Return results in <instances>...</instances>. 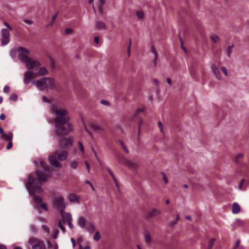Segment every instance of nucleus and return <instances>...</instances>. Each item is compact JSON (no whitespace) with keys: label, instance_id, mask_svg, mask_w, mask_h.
<instances>
[{"label":"nucleus","instance_id":"1","mask_svg":"<svg viewBox=\"0 0 249 249\" xmlns=\"http://www.w3.org/2000/svg\"><path fill=\"white\" fill-rule=\"evenodd\" d=\"M51 113L54 114L55 134L56 135H67L73 129L72 124L69 123L70 117L68 110L59 105L51 104L49 107Z\"/></svg>","mask_w":249,"mask_h":249},{"label":"nucleus","instance_id":"2","mask_svg":"<svg viewBox=\"0 0 249 249\" xmlns=\"http://www.w3.org/2000/svg\"><path fill=\"white\" fill-rule=\"evenodd\" d=\"M34 162L37 164L38 163H39L40 166L43 168V171H36V174L39 180H35L32 175L29 176L28 181L26 184V188L30 195H34L36 193H41L42 192L41 181H46L51 177V172L49 170L48 166L46 164L44 163L40 160H38V161L36 160Z\"/></svg>","mask_w":249,"mask_h":249},{"label":"nucleus","instance_id":"3","mask_svg":"<svg viewBox=\"0 0 249 249\" xmlns=\"http://www.w3.org/2000/svg\"><path fill=\"white\" fill-rule=\"evenodd\" d=\"M68 156V152L67 151L63 150L61 151L60 149L58 148L55 151L53 155L49 157V163L52 166L58 168H60L61 165L58 160L60 161H64L67 158Z\"/></svg>","mask_w":249,"mask_h":249},{"label":"nucleus","instance_id":"4","mask_svg":"<svg viewBox=\"0 0 249 249\" xmlns=\"http://www.w3.org/2000/svg\"><path fill=\"white\" fill-rule=\"evenodd\" d=\"M32 84L41 91H47L54 89L53 80L50 77L42 78L38 80H34Z\"/></svg>","mask_w":249,"mask_h":249},{"label":"nucleus","instance_id":"5","mask_svg":"<svg viewBox=\"0 0 249 249\" xmlns=\"http://www.w3.org/2000/svg\"><path fill=\"white\" fill-rule=\"evenodd\" d=\"M28 244L32 249H46V246L43 240L32 237L28 239Z\"/></svg>","mask_w":249,"mask_h":249},{"label":"nucleus","instance_id":"6","mask_svg":"<svg viewBox=\"0 0 249 249\" xmlns=\"http://www.w3.org/2000/svg\"><path fill=\"white\" fill-rule=\"evenodd\" d=\"M66 135H56L59 137V140L60 141V145L61 147H66L68 146L72 145L73 142L74 141V138L73 137H70L68 139H67L65 136Z\"/></svg>","mask_w":249,"mask_h":249},{"label":"nucleus","instance_id":"7","mask_svg":"<svg viewBox=\"0 0 249 249\" xmlns=\"http://www.w3.org/2000/svg\"><path fill=\"white\" fill-rule=\"evenodd\" d=\"M18 50L19 52L18 57L20 60L25 63L29 58L28 54L30 53V51L23 47H19Z\"/></svg>","mask_w":249,"mask_h":249},{"label":"nucleus","instance_id":"8","mask_svg":"<svg viewBox=\"0 0 249 249\" xmlns=\"http://www.w3.org/2000/svg\"><path fill=\"white\" fill-rule=\"evenodd\" d=\"M0 35L2 37L1 40V45L5 46L9 43L10 40L9 32L6 29H2Z\"/></svg>","mask_w":249,"mask_h":249},{"label":"nucleus","instance_id":"9","mask_svg":"<svg viewBox=\"0 0 249 249\" xmlns=\"http://www.w3.org/2000/svg\"><path fill=\"white\" fill-rule=\"evenodd\" d=\"M26 67L28 69H33L36 67H39L41 65V63L37 60H35L32 58H29L25 62Z\"/></svg>","mask_w":249,"mask_h":249},{"label":"nucleus","instance_id":"10","mask_svg":"<svg viewBox=\"0 0 249 249\" xmlns=\"http://www.w3.org/2000/svg\"><path fill=\"white\" fill-rule=\"evenodd\" d=\"M54 202L57 207L61 212L63 211L66 207V204L65 202L64 198L61 196H57L55 198Z\"/></svg>","mask_w":249,"mask_h":249},{"label":"nucleus","instance_id":"11","mask_svg":"<svg viewBox=\"0 0 249 249\" xmlns=\"http://www.w3.org/2000/svg\"><path fill=\"white\" fill-rule=\"evenodd\" d=\"M36 75V74L32 71H26L23 74L24 84H28L30 83L32 78L35 77Z\"/></svg>","mask_w":249,"mask_h":249},{"label":"nucleus","instance_id":"12","mask_svg":"<svg viewBox=\"0 0 249 249\" xmlns=\"http://www.w3.org/2000/svg\"><path fill=\"white\" fill-rule=\"evenodd\" d=\"M249 184V181L245 178H243L239 182L237 188L239 191H245Z\"/></svg>","mask_w":249,"mask_h":249},{"label":"nucleus","instance_id":"13","mask_svg":"<svg viewBox=\"0 0 249 249\" xmlns=\"http://www.w3.org/2000/svg\"><path fill=\"white\" fill-rule=\"evenodd\" d=\"M124 162L125 165H126L129 168L131 169H135L139 166L138 162L135 161H131L128 160H125Z\"/></svg>","mask_w":249,"mask_h":249},{"label":"nucleus","instance_id":"14","mask_svg":"<svg viewBox=\"0 0 249 249\" xmlns=\"http://www.w3.org/2000/svg\"><path fill=\"white\" fill-rule=\"evenodd\" d=\"M211 70L213 73L214 74L216 78L218 80H221L222 77L220 73L219 70L215 66V64H212L211 65Z\"/></svg>","mask_w":249,"mask_h":249},{"label":"nucleus","instance_id":"15","mask_svg":"<svg viewBox=\"0 0 249 249\" xmlns=\"http://www.w3.org/2000/svg\"><path fill=\"white\" fill-rule=\"evenodd\" d=\"M61 222L64 224H67L69 221L72 220L71 215L69 213H65L63 211L61 212Z\"/></svg>","mask_w":249,"mask_h":249},{"label":"nucleus","instance_id":"16","mask_svg":"<svg viewBox=\"0 0 249 249\" xmlns=\"http://www.w3.org/2000/svg\"><path fill=\"white\" fill-rule=\"evenodd\" d=\"M89 126L93 131H103L104 129L100 125L94 123H90L89 124Z\"/></svg>","mask_w":249,"mask_h":249},{"label":"nucleus","instance_id":"17","mask_svg":"<svg viewBox=\"0 0 249 249\" xmlns=\"http://www.w3.org/2000/svg\"><path fill=\"white\" fill-rule=\"evenodd\" d=\"M160 214V210L156 208H154L151 211L148 212L147 214V217L148 218H150L159 215Z\"/></svg>","mask_w":249,"mask_h":249},{"label":"nucleus","instance_id":"18","mask_svg":"<svg viewBox=\"0 0 249 249\" xmlns=\"http://www.w3.org/2000/svg\"><path fill=\"white\" fill-rule=\"evenodd\" d=\"M240 211V207L239 204L236 202H234L232 205V212L234 214H236L239 213Z\"/></svg>","mask_w":249,"mask_h":249},{"label":"nucleus","instance_id":"19","mask_svg":"<svg viewBox=\"0 0 249 249\" xmlns=\"http://www.w3.org/2000/svg\"><path fill=\"white\" fill-rule=\"evenodd\" d=\"M68 198L71 202H78L79 197L74 194H70L68 196Z\"/></svg>","mask_w":249,"mask_h":249},{"label":"nucleus","instance_id":"20","mask_svg":"<svg viewBox=\"0 0 249 249\" xmlns=\"http://www.w3.org/2000/svg\"><path fill=\"white\" fill-rule=\"evenodd\" d=\"M13 133L12 132H9L8 134H3L1 135V138L4 140H8L9 141H12L13 139Z\"/></svg>","mask_w":249,"mask_h":249},{"label":"nucleus","instance_id":"21","mask_svg":"<svg viewBox=\"0 0 249 249\" xmlns=\"http://www.w3.org/2000/svg\"><path fill=\"white\" fill-rule=\"evenodd\" d=\"M78 225L82 229H83L86 226V221L83 217H80L79 218Z\"/></svg>","mask_w":249,"mask_h":249},{"label":"nucleus","instance_id":"22","mask_svg":"<svg viewBox=\"0 0 249 249\" xmlns=\"http://www.w3.org/2000/svg\"><path fill=\"white\" fill-rule=\"evenodd\" d=\"M96 28L97 29H105L106 25L102 21H98L96 23Z\"/></svg>","mask_w":249,"mask_h":249},{"label":"nucleus","instance_id":"23","mask_svg":"<svg viewBox=\"0 0 249 249\" xmlns=\"http://www.w3.org/2000/svg\"><path fill=\"white\" fill-rule=\"evenodd\" d=\"M48 74V71L44 67H41L38 72V74L40 76L47 75Z\"/></svg>","mask_w":249,"mask_h":249},{"label":"nucleus","instance_id":"24","mask_svg":"<svg viewBox=\"0 0 249 249\" xmlns=\"http://www.w3.org/2000/svg\"><path fill=\"white\" fill-rule=\"evenodd\" d=\"M151 235L149 232H145L144 233V239L146 243L149 244L151 242Z\"/></svg>","mask_w":249,"mask_h":249},{"label":"nucleus","instance_id":"25","mask_svg":"<svg viewBox=\"0 0 249 249\" xmlns=\"http://www.w3.org/2000/svg\"><path fill=\"white\" fill-rule=\"evenodd\" d=\"M79 165L78 161H71L70 162V166L71 169H76Z\"/></svg>","mask_w":249,"mask_h":249},{"label":"nucleus","instance_id":"26","mask_svg":"<svg viewBox=\"0 0 249 249\" xmlns=\"http://www.w3.org/2000/svg\"><path fill=\"white\" fill-rule=\"evenodd\" d=\"M244 157V154L242 153L237 154L234 157V161L236 164H238L240 159H241Z\"/></svg>","mask_w":249,"mask_h":249},{"label":"nucleus","instance_id":"27","mask_svg":"<svg viewBox=\"0 0 249 249\" xmlns=\"http://www.w3.org/2000/svg\"><path fill=\"white\" fill-rule=\"evenodd\" d=\"M151 51L152 53L154 54V64L155 65H156L157 64V53L156 51V50L154 48V47L152 46L151 48Z\"/></svg>","mask_w":249,"mask_h":249},{"label":"nucleus","instance_id":"28","mask_svg":"<svg viewBox=\"0 0 249 249\" xmlns=\"http://www.w3.org/2000/svg\"><path fill=\"white\" fill-rule=\"evenodd\" d=\"M137 17L140 19H142L144 17L143 12L142 10H138L136 12Z\"/></svg>","mask_w":249,"mask_h":249},{"label":"nucleus","instance_id":"29","mask_svg":"<svg viewBox=\"0 0 249 249\" xmlns=\"http://www.w3.org/2000/svg\"><path fill=\"white\" fill-rule=\"evenodd\" d=\"M211 38L213 42L217 43L219 40V37L217 35H213L211 36Z\"/></svg>","mask_w":249,"mask_h":249},{"label":"nucleus","instance_id":"30","mask_svg":"<svg viewBox=\"0 0 249 249\" xmlns=\"http://www.w3.org/2000/svg\"><path fill=\"white\" fill-rule=\"evenodd\" d=\"M89 231L90 232H93L95 231V228L93 224L90 223L88 225Z\"/></svg>","mask_w":249,"mask_h":249},{"label":"nucleus","instance_id":"31","mask_svg":"<svg viewBox=\"0 0 249 249\" xmlns=\"http://www.w3.org/2000/svg\"><path fill=\"white\" fill-rule=\"evenodd\" d=\"M34 200L37 204H41L42 202V198L38 196H34Z\"/></svg>","mask_w":249,"mask_h":249},{"label":"nucleus","instance_id":"32","mask_svg":"<svg viewBox=\"0 0 249 249\" xmlns=\"http://www.w3.org/2000/svg\"><path fill=\"white\" fill-rule=\"evenodd\" d=\"M105 1L106 0H99L98 7L101 11L103 10V6L105 3Z\"/></svg>","mask_w":249,"mask_h":249},{"label":"nucleus","instance_id":"33","mask_svg":"<svg viewBox=\"0 0 249 249\" xmlns=\"http://www.w3.org/2000/svg\"><path fill=\"white\" fill-rule=\"evenodd\" d=\"M100 238H101V235H100L99 232L97 231H96L95 235L94 236V239L95 241H97L99 240Z\"/></svg>","mask_w":249,"mask_h":249},{"label":"nucleus","instance_id":"34","mask_svg":"<svg viewBox=\"0 0 249 249\" xmlns=\"http://www.w3.org/2000/svg\"><path fill=\"white\" fill-rule=\"evenodd\" d=\"M30 231L32 233L36 232L37 229L34 225H32L30 228Z\"/></svg>","mask_w":249,"mask_h":249},{"label":"nucleus","instance_id":"35","mask_svg":"<svg viewBox=\"0 0 249 249\" xmlns=\"http://www.w3.org/2000/svg\"><path fill=\"white\" fill-rule=\"evenodd\" d=\"M42 230L44 232H47L49 234L50 231V228L45 225H43L42 227Z\"/></svg>","mask_w":249,"mask_h":249},{"label":"nucleus","instance_id":"36","mask_svg":"<svg viewBox=\"0 0 249 249\" xmlns=\"http://www.w3.org/2000/svg\"><path fill=\"white\" fill-rule=\"evenodd\" d=\"M120 143L122 146L123 149L124 150L126 153H128L129 152L128 149L127 148V147L124 145V143L122 141H120Z\"/></svg>","mask_w":249,"mask_h":249},{"label":"nucleus","instance_id":"37","mask_svg":"<svg viewBox=\"0 0 249 249\" xmlns=\"http://www.w3.org/2000/svg\"><path fill=\"white\" fill-rule=\"evenodd\" d=\"M59 232V231L58 230H55L54 231L53 235V238L54 239H55L57 238Z\"/></svg>","mask_w":249,"mask_h":249},{"label":"nucleus","instance_id":"38","mask_svg":"<svg viewBox=\"0 0 249 249\" xmlns=\"http://www.w3.org/2000/svg\"><path fill=\"white\" fill-rule=\"evenodd\" d=\"M179 215L178 214L177 215L176 221H171L170 222V225H174L176 224L177 223V222L179 220Z\"/></svg>","mask_w":249,"mask_h":249},{"label":"nucleus","instance_id":"39","mask_svg":"<svg viewBox=\"0 0 249 249\" xmlns=\"http://www.w3.org/2000/svg\"><path fill=\"white\" fill-rule=\"evenodd\" d=\"M78 144L79 145L80 150L81 151L82 154H84V147L83 145L82 144V142H79Z\"/></svg>","mask_w":249,"mask_h":249},{"label":"nucleus","instance_id":"40","mask_svg":"<svg viewBox=\"0 0 249 249\" xmlns=\"http://www.w3.org/2000/svg\"><path fill=\"white\" fill-rule=\"evenodd\" d=\"M161 174L162 175L163 180L164 181V182L166 184L168 183V178H167V177L166 174L164 173H163V172L161 173Z\"/></svg>","mask_w":249,"mask_h":249},{"label":"nucleus","instance_id":"41","mask_svg":"<svg viewBox=\"0 0 249 249\" xmlns=\"http://www.w3.org/2000/svg\"><path fill=\"white\" fill-rule=\"evenodd\" d=\"M111 178L114 182V184H115V186H116V187L117 188H119V184H118V183L117 182V179L115 178L114 175H113V176H111Z\"/></svg>","mask_w":249,"mask_h":249},{"label":"nucleus","instance_id":"42","mask_svg":"<svg viewBox=\"0 0 249 249\" xmlns=\"http://www.w3.org/2000/svg\"><path fill=\"white\" fill-rule=\"evenodd\" d=\"M58 227L63 232L65 231V229L62 225V222L61 221L58 223Z\"/></svg>","mask_w":249,"mask_h":249},{"label":"nucleus","instance_id":"43","mask_svg":"<svg viewBox=\"0 0 249 249\" xmlns=\"http://www.w3.org/2000/svg\"><path fill=\"white\" fill-rule=\"evenodd\" d=\"M158 124V126L160 128V131L161 132H164L163 126V125L162 124L161 122H159Z\"/></svg>","mask_w":249,"mask_h":249},{"label":"nucleus","instance_id":"44","mask_svg":"<svg viewBox=\"0 0 249 249\" xmlns=\"http://www.w3.org/2000/svg\"><path fill=\"white\" fill-rule=\"evenodd\" d=\"M42 101L44 103H50V100L46 96H43L42 98Z\"/></svg>","mask_w":249,"mask_h":249},{"label":"nucleus","instance_id":"45","mask_svg":"<svg viewBox=\"0 0 249 249\" xmlns=\"http://www.w3.org/2000/svg\"><path fill=\"white\" fill-rule=\"evenodd\" d=\"M17 98H18V97H17V95H16V94H13V95H12L10 96V100H12V101H17Z\"/></svg>","mask_w":249,"mask_h":249},{"label":"nucleus","instance_id":"46","mask_svg":"<svg viewBox=\"0 0 249 249\" xmlns=\"http://www.w3.org/2000/svg\"><path fill=\"white\" fill-rule=\"evenodd\" d=\"M40 206L42 209H43L45 211L48 210V207L47 205L45 203H41Z\"/></svg>","mask_w":249,"mask_h":249},{"label":"nucleus","instance_id":"47","mask_svg":"<svg viewBox=\"0 0 249 249\" xmlns=\"http://www.w3.org/2000/svg\"><path fill=\"white\" fill-rule=\"evenodd\" d=\"M221 69L222 71L223 72L225 75L227 76L228 75V71H227L226 68L225 67L223 66L221 68Z\"/></svg>","mask_w":249,"mask_h":249},{"label":"nucleus","instance_id":"48","mask_svg":"<svg viewBox=\"0 0 249 249\" xmlns=\"http://www.w3.org/2000/svg\"><path fill=\"white\" fill-rule=\"evenodd\" d=\"M72 30L71 28H66L65 29V33L67 35L70 34L72 33Z\"/></svg>","mask_w":249,"mask_h":249},{"label":"nucleus","instance_id":"49","mask_svg":"<svg viewBox=\"0 0 249 249\" xmlns=\"http://www.w3.org/2000/svg\"><path fill=\"white\" fill-rule=\"evenodd\" d=\"M215 239H212L209 242V248H212L213 246V244L214 243V242H215Z\"/></svg>","mask_w":249,"mask_h":249},{"label":"nucleus","instance_id":"50","mask_svg":"<svg viewBox=\"0 0 249 249\" xmlns=\"http://www.w3.org/2000/svg\"><path fill=\"white\" fill-rule=\"evenodd\" d=\"M85 165H86V167H87V168L88 171V172L89 173V171H90V165H89V164L88 163V161H85Z\"/></svg>","mask_w":249,"mask_h":249},{"label":"nucleus","instance_id":"51","mask_svg":"<svg viewBox=\"0 0 249 249\" xmlns=\"http://www.w3.org/2000/svg\"><path fill=\"white\" fill-rule=\"evenodd\" d=\"M4 24L10 31H12L13 30L11 26L7 22H5L4 23Z\"/></svg>","mask_w":249,"mask_h":249},{"label":"nucleus","instance_id":"52","mask_svg":"<svg viewBox=\"0 0 249 249\" xmlns=\"http://www.w3.org/2000/svg\"><path fill=\"white\" fill-rule=\"evenodd\" d=\"M12 146H13V143L12 142V141H9V142L8 144V145L7 146V149H8V150L10 149L11 148H12Z\"/></svg>","mask_w":249,"mask_h":249},{"label":"nucleus","instance_id":"53","mask_svg":"<svg viewBox=\"0 0 249 249\" xmlns=\"http://www.w3.org/2000/svg\"><path fill=\"white\" fill-rule=\"evenodd\" d=\"M9 91V87L8 86H5L3 88V92L4 93H8Z\"/></svg>","mask_w":249,"mask_h":249},{"label":"nucleus","instance_id":"54","mask_svg":"<svg viewBox=\"0 0 249 249\" xmlns=\"http://www.w3.org/2000/svg\"><path fill=\"white\" fill-rule=\"evenodd\" d=\"M232 47H233V46H230L228 47V49H227V53H228V55H229L230 53H231V52L232 49Z\"/></svg>","mask_w":249,"mask_h":249},{"label":"nucleus","instance_id":"55","mask_svg":"<svg viewBox=\"0 0 249 249\" xmlns=\"http://www.w3.org/2000/svg\"><path fill=\"white\" fill-rule=\"evenodd\" d=\"M130 53H131V42H130L128 48L127 49V55L128 56H130Z\"/></svg>","mask_w":249,"mask_h":249},{"label":"nucleus","instance_id":"56","mask_svg":"<svg viewBox=\"0 0 249 249\" xmlns=\"http://www.w3.org/2000/svg\"><path fill=\"white\" fill-rule=\"evenodd\" d=\"M86 183L88 184L93 191H95L94 187L93 186L91 183L89 181L86 180Z\"/></svg>","mask_w":249,"mask_h":249},{"label":"nucleus","instance_id":"57","mask_svg":"<svg viewBox=\"0 0 249 249\" xmlns=\"http://www.w3.org/2000/svg\"><path fill=\"white\" fill-rule=\"evenodd\" d=\"M236 223L237 225H241L243 224L244 222L240 219H237L236 220Z\"/></svg>","mask_w":249,"mask_h":249},{"label":"nucleus","instance_id":"58","mask_svg":"<svg viewBox=\"0 0 249 249\" xmlns=\"http://www.w3.org/2000/svg\"><path fill=\"white\" fill-rule=\"evenodd\" d=\"M71 240L72 242V247L73 248H74L76 246V243H75V240L73 238H71Z\"/></svg>","mask_w":249,"mask_h":249},{"label":"nucleus","instance_id":"59","mask_svg":"<svg viewBox=\"0 0 249 249\" xmlns=\"http://www.w3.org/2000/svg\"><path fill=\"white\" fill-rule=\"evenodd\" d=\"M67 224L69 225L70 229H72L73 228V225L72 224V220L69 221Z\"/></svg>","mask_w":249,"mask_h":249},{"label":"nucleus","instance_id":"60","mask_svg":"<svg viewBox=\"0 0 249 249\" xmlns=\"http://www.w3.org/2000/svg\"><path fill=\"white\" fill-rule=\"evenodd\" d=\"M83 126H84V129L85 130L88 132L90 134V132L89 131V130H88V129L87 128V126L86 125V124H85V123L84 121H83Z\"/></svg>","mask_w":249,"mask_h":249},{"label":"nucleus","instance_id":"61","mask_svg":"<svg viewBox=\"0 0 249 249\" xmlns=\"http://www.w3.org/2000/svg\"><path fill=\"white\" fill-rule=\"evenodd\" d=\"M24 21L25 23H26L29 25H31L32 24V21L29 19H25V20H24Z\"/></svg>","mask_w":249,"mask_h":249},{"label":"nucleus","instance_id":"62","mask_svg":"<svg viewBox=\"0 0 249 249\" xmlns=\"http://www.w3.org/2000/svg\"><path fill=\"white\" fill-rule=\"evenodd\" d=\"M101 103L103 104V105H109V103H108V102L107 101H106V100H102L101 101Z\"/></svg>","mask_w":249,"mask_h":249},{"label":"nucleus","instance_id":"63","mask_svg":"<svg viewBox=\"0 0 249 249\" xmlns=\"http://www.w3.org/2000/svg\"><path fill=\"white\" fill-rule=\"evenodd\" d=\"M107 171L108 172L109 175H110V176H113L114 175L113 172L111 171V170H110V168H107Z\"/></svg>","mask_w":249,"mask_h":249},{"label":"nucleus","instance_id":"64","mask_svg":"<svg viewBox=\"0 0 249 249\" xmlns=\"http://www.w3.org/2000/svg\"><path fill=\"white\" fill-rule=\"evenodd\" d=\"M144 111V109H142V108H138L137 109V112L136 113V115H137L138 114H139L140 112H143Z\"/></svg>","mask_w":249,"mask_h":249}]
</instances>
